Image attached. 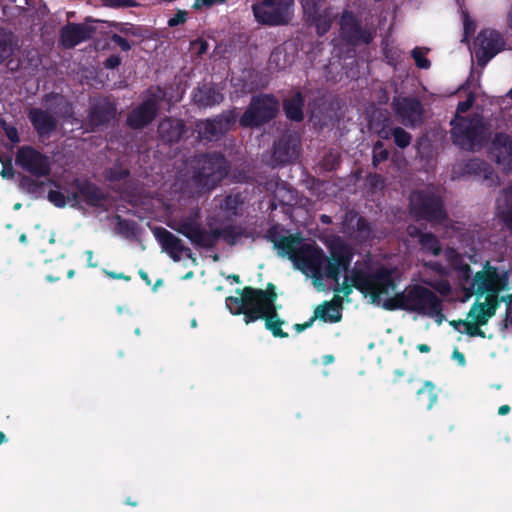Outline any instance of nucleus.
<instances>
[{
  "label": "nucleus",
  "instance_id": "obj_1",
  "mask_svg": "<svg viewBox=\"0 0 512 512\" xmlns=\"http://www.w3.org/2000/svg\"><path fill=\"white\" fill-rule=\"evenodd\" d=\"M239 295L228 296L226 306L233 315H243L245 324L253 323L259 319L265 321V328L269 330L274 337L287 338L289 335L282 330L284 320L279 317L276 286L268 283L265 290L245 286L243 289H237Z\"/></svg>",
  "mask_w": 512,
  "mask_h": 512
},
{
  "label": "nucleus",
  "instance_id": "obj_2",
  "mask_svg": "<svg viewBox=\"0 0 512 512\" xmlns=\"http://www.w3.org/2000/svg\"><path fill=\"white\" fill-rule=\"evenodd\" d=\"M330 256L316 244H301L295 263L311 272L315 279L325 276L339 284L341 272L350 269L354 253L344 241L337 239L329 245Z\"/></svg>",
  "mask_w": 512,
  "mask_h": 512
},
{
  "label": "nucleus",
  "instance_id": "obj_3",
  "mask_svg": "<svg viewBox=\"0 0 512 512\" xmlns=\"http://www.w3.org/2000/svg\"><path fill=\"white\" fill-rule=\"evenodd\" d=\"M179 234L185 236L196 247L212 250L221 239L227 245L234 246L242 237H246V229L242 225L227 224L223 227L206 230L200 222V211H192L175 221L170 226Z\"/></svg>",
  "mask_w": 512,
  "mask_h": 512
},
{
  "label": "nucleus",
  "instance_id": "obj_4",
  "mask_svg": "<svg viewBox=\"0 0 512 512\" xmlns=\"http://www.w3.org/2000/svg\"><path fill=\"white\" fill-rule=\"evenodd\" d=\"M384 308L390 311L416 312L436 318L438 323H441L444 317L442 300L431 289L419 284L408 286L404 291L396 293L385 301Z\"/></svg>",
  "mask_w": 512,
  "mask_h": 512
},
{
  "label": "nucleus",
  "instance_id": "obj_5",
  "mask_svg": "<svg viewBox=\"0 0 512 512\" xmlns=\"http://www.w3.org/2000/svg\"><path fill=\"white\" fill-rule=\"evenodd\" d=\"M230 162L221 152L196 154L190 161L191 181L198 192H211L228 176Z\"/></svg>",
  "mask_w": 512,
  "mask_h": 512
},
{
  "label": "nucleus",
  "instance_id": "obj_6",
  "mask_svg": "<svg viewBox=\"0 0 512 512\" xmlns=\"http://www.w3.org/2000/svg\"><path fill=\"white\" fill-rule=\"evenodd\" d=\"M452 143L462 150L475 152L488 143L490 124L483 115L472 113L466 116L454 115L450 121Z\"/></svg>",
  "mask_w": 512,
  "mask_h": 512
},
{
  "label": "nucleus",
  "instance_id": "obj_7",
  "mask_svg": "<svg viewBox=\"0 0 512 512\" xmlns=\"http://www.w3.org/2000/svg\"><path fill=\"white\" fill-rule=\"evenodd\" d=\"M350 280L357 290L369 295L372 302H379L382 295H388L396 288L392 271L384 266L377 268L374 272L353 269Z\"/></svg>",
  "mask_w": 512,
  "mask_h": 512
},
{
  "label": "nucleus",
  "instance_id": "obj_8",
  "mask_svg": "<svg viewBox=\"0 0 512 512\" xmlns=\"http://www.w3.org/2000/svg\"><path fill=\"white\" fill-rule=\"evenodd\" d=\"M410 214L417 220L443 224L448 219L442 197L431 190H417L410 195Z\"/></svg>",
  "mask_w": 512,
  "mask_h": 512
},
{
  "label": "nucleus",
  "instance_id": "obj_9",
  "mask_svg": "<svg viewBox=\"0 0 512 512\" xmlns=\"http://www.w3.org/2000/svg\"><path fill=\"white\" fill-rule=\"evenodd\" d=\"M295 0H261L253 3L251 10L255 21L263 26L288 25L294 17Z\"/></svg>",
  "mask_w": 512,
  "mask_h": 512
},
{
  "label": "nucleus",
  "instance_id": "obj_10",
  "mask_svg": "<svg viewBox=\"0 0 512 512\" xmlns=\"http://www.w3.org/2000/svg\"><path fill=\"white\" fill-rule=\"evenodd\" d=\"M339 37L342 42L351 47L370 45L376 37L373 24H363L362 20L351 10H343L339 21Z\"/></svg>",
  "mask_w": 512,
  "mask_h": 512
},
{
  "label": "nucleus",
  "instance_id": "obj_11",
  "mask_svg": "<svg viewBox=\"0 0 512 512\" xmlns=\"http://www.w3.org/2000/svg\"><path fill=\"white\" fill-rule=\"evenodd\" d=\"M279 111V102L272 94L253 96L245 112L239 118L242 128L260 127L273 120Z\"/></svg>",
  "mask_w": 512,
  "mask_h": 512
},
{
  "label": "nucleus",
  "instance_id": "obj_12",
  "mask_svg": "<svg viewBox=\"0 0 512 512\" xmlns=\"http://www.w3.org/2000/svg\"><path fill=\"white\" fill-rule=\"evenodd\" d=\"M507 285L508 273L504 270L500 271L487 261L483 269L475 273L472 283L467 289V295L483 296L487 292L500 293Z\"/></svg>",
  "mask_w": 512,
  "mask_h": 512
},
{
  "label": "nucleus",
  "instance_id": "obj_13",
  "mask_svg": "<svg viewBox=\"0 0 512 512\" xmlns=\"http://www.w3.org/2000/svg\"><path fill=\"white\" fill-rule=\"evenodd\" d=\"M237 118L236 109H232L223 111L212 119L200 120L196 123L198 137L208 142L218 141L235 127Z\"/></svg>",
  "mask_w": 512,
  "mask_h": 512
},
{
  "label": "nucleus",
  "instance_id": "obj_14",
  "mask_svg": "<svg viewBox=\"0 0 512 512\" xmlns=\"http://www.w3.org/2000/svg\"><path fill=\"white\" fill-rule=\"evenodd\" d=\"M474 53L479 66L484 67L505 49L506 41L496 29H482L474 40Z\"/></svg>",
  "mask_w": 512,
  "mask_h": 512
},
{
  "label": "nucleus",
  "instance_id": "obj_15",
  "mask_svg": "<svg viewBox=\"0 0 512 512\" xmlns=\"http://www.w3.org/2000/svg\"><path fill=\"white\" fill-rule=\"evenodd\" d=\"M70 186V201L73 208H79L81 202L92 208H102L108 199L107 194L89 179L74 178Z\"/></svg>",
  "mask_w": 512,
  "mask_h": 512
},
{
  "label": "nucleus",
  "instance_id": "obj_16",
  "mask_svg": "<svg viewBox=\"0 0 512 512\" xmlns=\"http://www.w3.org/2000/svg\"><path fill=\"white\" fill-rule=\"evenodd\" d=\"M301 151V138L296 132L286 131L274 141L271 161L273 166L293 163Z\"/></svg>",
  "mask_w": 512,
  "mask_h": 512
},
{
  "label": "nucleus",
  "instance_id": "obj_17",
  "mask_svg": "<svg viewBox=\"0 0 512 512\" xmlns=\"http://www.w3.org/2000/svg\"><path fill=\"white\" fill-rule=\"evenodd\" d=\"M15 162L23 170L36 177H46L51 172L49 157L32 146L20 147L16 153Z\"/></svg>",
  "mask_w": 512,
  "mask_h": 512
},
{
  "label": "nucleus",
  "instance_id": "obj_18",
  "mask_svg": "<svg viewBox=\"0 0 512 512\" xmlns=\"http://www.w3.org/2000/svg\"><path fill=\"white\" fill-rule=\"evenodd\" d=\"M391 107L405 126L416 127L424 121V108L416 97H394Z\"/></svg>",
  "mask_w": 512,
  "mask_h": 512
},
{
  "label": "nucleus",
  "instance_id": "obj_19",
  "mask_svg": "<svg viewBox=\"0 0 512 512\" xmlns=\"http://www.w3.org/2000/svg\"><path fill=\"white\" fill-rule=\"evenodd\" d=\"M96 27L86 23H67L60 29L59 42L66 49H72L93 38Z\"/></svg>",
  "mask_w": 512,
  "mask_h": 512
},
{
  "label": "nucleus",
  "instance_id": "obj_20",
  "mask_svg": "<svg viewBox=\"0 0 512 512\" xmlns=\"http://www.w3.org/2000/svg\"><path fill=\"white\" fill-rule=\"evenodd\" d=\"M154 235L163 251H165L174 262H179L183 253H187V256L191 257L192 253L190 248L186 247L183 241L169 230L158 227L155 229Z\"/></svg>",
  "mask_w": 512,
  "mask_h": 512
},
{
  "label": "nucleus",
  "instance_id": "obj_21",
  "mask_svg": "<svg viewBox=\"0 0 512 512\" xmlns=\"http://www.w3.org/2000/svg\"><path fill=\"white\" fill-rule=\"evenodd\" d=\"M27 116L39 138H48L57 130L58 120L48 110L33 107L29 109Z\"/></svg>",
  "mask_w": 512,
  "mask_h": 512
},
{
  "label": "nucleus",
  "instance_id": "obj_22",
  "mask_svg": "<svg viewBox=\"0 0 512 512\" xmlns=\"http://www.w3.org/2000/svg\"><path fill=\"white\" fill-rule=\"evenodd\" d=\"M343 225L360 243H365L372 239L373 228L371 223L354 209L348 210L345 213Z\"/></svg>",
  "mask_w": 512,
  "mask_h": 512
},
{
  "label": "nucleus",
  "instance_id": "obj_23",
  "mask_svg": "<svg viewBox=\"0 0 512 512\" xmlns=\"http://www.w3.org/2000/svg\"><path fill=\"white\" fill-rule=\"evenodd\" d=\"M117 106L107 98L92 104L88 111V123L93 128H100L116 118Z\"/></svg>",
  "mask_w": 512,
  "mask_h": 512
},
{
  "label": "nucleus",
  "instance_id": "obj_24",
  "mask_svg": "<svg viewBox=\"0 0 512 512\" xmlns=\"http://www.w3.org/2000/svg\"><path fill=\"white\" fill-rule=\"evenodd\" d=\"M192 101L199 108H211L224 101V94L217 84H198L192 92Z\"/></svg>",
  "mask_w": 512,
  "mask_h": 512
},
{
  "label": "nucleus",
  "instance_id": "obj_25",
  "mask_svg": "<svg viewBox=\"0 0 512 512\" xmlns=\"http://www.w3.org/2000/svg\"><path fill=\"white\" fill-rule=\"evenodd\" d=\"M491 153L495 162L507 172L512 171V137L504 132H497L491 142Z\"/></svg>",
  "mask_w": 512,
  "mask_h": 512
},
{
  "label": "nucleus",
  "instance_id": "obj_26",
  "mask_svg": "<svg viewBox=\"0 0 512 512\" xmlns=\"http://www.w3.org/2000/svg\"><path fill=\"white\" fill-rule=\"evenodd\" d=\"M157 114L155 104L150 100H143L129 112L126 123L131 129L140 130L151 124Z\"/></svg>",
  "mask_w": 512,
  "mask_h": 512
},
{
  "label": "nucleus",
  "instance_id": "obj_27",
  "mask_svg": "<svg viewBox=\"0 0 512 512\" xmlns=\"http://www.w3.org/2000/svg\"><path fill=\"white\" fill-rule=\"evenodd\" d=\"M157 132L164 143L175 144L186 134L187 127L181 119L166 117L160 121Z\"/></svg>",
  "mask_w": 512,
  "mask_h": 512
},
{
  "label": "nucleus",
  "instance_id": "obj_28",
  "mask_svg": "<svg viewBox=\"0 0 512 512\" xmlns=\"http://www.w3.org/2000/svg\"><path fill=\"white\" fill-rule=\"evenodd\" d=\"M305 99L300 91L295 92L283 101V111L286 117L295 122L304 119Z\"/></svg>",
  "mask_w": 512,
  "mask_h": 512
},
{
  "label": "nucleus",
  "instance_id": "obj_29",
  "mask_svg": "<svg viewBox=\"0 0 512 512\" xmlns=\"http://www.w3.org/2000/svg\"><path fill=\"white\" fill-rule=\"evenodd\" d=\"M244 202L245 197L242 192H231L221 200L219 208L229 219H232L241 215Z\"/></svg>",
  "mask_w": 512,
  "mask_h": 512
},
{
  "label": "nucleus",
  "instance_id": "obj_30",
  "mask_svg": "<svg viewBox=\"0 0 512 512\" xmlns=\"http://www.w3.org/2000/svg\"><path fill=\"white\" fill-rule=\"evenodd\" d=\"M307 25L310 27H314L316 30V34L319 37L324 36L332 27L333 17L331 13V9L326 7L322 12L314 15L313 17L305 20Z\"/></svg>",
  "mask_w": 512,
  "mask_h": 512
},
{
  "label": "nucleus",
  "instance_id": "obj_31",
  "mask_svg": "<svg viewBox=\"0 0 512 512\" xmlns=\"http://www.w3.org/2000/svg\"><path fill=\"white\" fill-rule=\"evenodd\" d=\"M300 242L301 239L299 237L290 235L280 237L278 241H274V245L278 248L281 255H287L295 262L299 247L301 246Z\"/></svg>",
  "mask_w": 512,
  "mask_h": 512
},
{
  "label": "nucleus",
  "instance_id": "obj_32",
  "mask_svg": "<svg viewBox=\"0 0 512 512\" xmlns=\"http://www.w3.org/2000/svg\"><path fill=\"white\" fill-rule=\"evenodd\" d=\"M315 319H320L323 322L337 323L341 320L342 315L338 311L337 306L330 301H324L317 306L314 312Z\"/></svg>",
  "mask_w": 512,
  "mask_h": 512
},
{
  "label": "nucleus",
  "instance_id": "obj_33",
  "mask_svg": "<svg viewBox=\"0 0 512 512\" xmlns=\"http://www.w3.org/2000/svg\"><path fill=\"white\" fill-rule=\"evenodd\" d=\"M503 203L498 205V216L512 230V185L503 189Z\"/></svg>",
  "mask_w": 512,
  "mask_h": 512
},
{
  "label": "nucleus",
  "instance_id": "obj_34",
  "mask_svg": "<svg viewBox=\"0 0 512 512\" xmlns=\"http://www.w3.org/2000/svg\"><path fill=\"white\" fill-rule=\"evenodd\" d=\"M465 171L468 174L483 176L485 180L492 179L494 175L492 167L487 162L479 158L468 160L465 164Z\"/></svg>",
  "mask_w": 512,
  "mask_h": 512
},
{
  "label": "nucleus",
  "instance_id": "obj_35",
  "mask_svg": "<svg viewBox=\"0 0 512 512\" xmlns=\"http://www.w3.org/2000/svg\"><path fill=\"white\" fill-rule=\"evenodd\" d=\"M416 398L421 405L425 406L427 409H431L437 401L435 385L431 381H426L423 386L418 389Z\"/></svg>",
  "mask_w": 512,
  "mask_h": 512
},
{
  "label": "nucleus",
  "instance_id": "obj_36",
  "mask_svg": "<svg viewBox=\"0 0 512 512\" xmlns=\"http://www.w3.org/2000/svg\"><path fill=\"white\" fill-rule=\"evenodd\" d=\"M495 306H486L485 303H475L469 312V316H472L478 325H486L488 320L493 317L496 313Z\"/></svg>",
  "mask_w": 512,
  "mask_h": 512
},
{
  "label": "nucleus",
  "instance_id": "obj_37",
  "mask_svg": "<svg viewBox=\"0 0 512 512\" xmlns=\"http://www.w3.org/2000/svg\"><path fill=\"white\" fill-rule=\"evenodd\" d=\"M419 244L425 253H429L433 256H439L442 252V246L439 239L431 232H426L425 235H422V239H420Z\"/></svg>",
  "mask_w": 512,
  "mask_h": 512
},
{
  "label": "nucleus",
  "instance_id": "obj_38",
  "mask_svg": "<svg viewBox=\"0 0 512 512\" xmlns=\"http://www.w3.org/2000/svg\"><path fill=\"white\" fill-rule=\"evenodd\" d=\"M72 188L69 185L68 188H65L64 192L58 190H50L48 192L47 198L48 200L56 207L63 208L67 204L71 206L70 195Z\"/></svg>",
  "mask_w": 512,
  "mask_h": 512
},
{
  "label": "nucleus",
  "instance_id": "obj_39",
  "mask_svg": "<svg viewBox=\"0 0 512 512\" xmlns=\"http://www.w3.org/2000/svg\"><path fill=\"white\" fill-rule=\"evenodd\" d=\"M12 53V33L0 28V63L7 60Z\"/></svg>",
  "mask_w": 512,
  "mask_h": 512
},
{
  "label": "nucleus",
  "instance_id": "obj_40",
  "mask_svg": "<svg viewBox=\"0 0 512 512\" xmlns=\"http://www.w3.org/2000/svg\"><path fill=\"white\" fill-rule=\"evenodd\" d=\"M287 53L284 48L278 46L273 49L269 57V63L278 70L285 69L290 62L286 59Z\"/></svg>",
  "mask_w": 512,
  "mask_h": 512
},
{
  "label": "nucleus",
  "instance_id": "obj_41",
  "mask_svg": "<svg viewBox=\"0 0 512 512\" xmlns=\"http://www.w3.org/2000/svg\"><path fill=\"white\" fill-rule=\"evenodd\" d=\"M391 133L397 147L405 149L411 144L412 135L402 127L392 128Z\"/></svg>",
  "mask_w": 512,
  "mask_h": 512
},
{
  "label": "nucleus",
  "instance_id": "obj_42",
  "mask_svg": "<svg viewBox=\"0 0 512 512\" xmlns=\"http://www.w3.org/2000/svg\"><path fill=\"white\" fill-rule=\"evenodd\" d=\"M113 27L122 35L141 38L143 36L142 28L131 23L117 22Z\"/></svg>",
  "mask_w": 512,
  "mask_h": 512
},
{
  "label": "nucleus",
  "instance_id": "obj_43",
  "mask_svg": "<svg viewBox=\"0 0 512 512\" xmlns=\"http://www.w3.org/2000/svg\"><path fill=\"white\" fill-rule=\"evenodd\" d=\"M305 20L323 11L321 0H301Z\"/></svg>",
  "mask_w": 512,
  "mask_h": 512
},
{
  "label": "nucleus",
  "instance_id": "obj_44",
  "mask_svg": "<svg viewBox=\"0 0 512 512\" xmlns=\"http://www.w3.org/2000/svg\"><path fill=\"white\" fill-rule=\"evenodd\" d=\"M130 176L128 169L121 166H114L106 170L105 177L109 182H120Z\"/></svg>",
  "mask_w": 512,
  "mask_h": 512
},
{
  "label": "nucleus",
  "instance_id": "obj_45",
  "mask_svg": "<svg viewBox=\"0 0 512 512\" xmlns=\"http://www.w3.org/2000/svg\"><path fill=\"white\" fill-rule=\"evenodd\" d=\"M148 93V96L144 100L152 101L155 104L156 110L159 111L160 103L163 102L167 97L165 89H163L161 86H157L155 88L149 89Z\"/></svg>",
  "mask_w": 512,
  "mask_h": 512
},
{
  "label": "nucleus",
  "instance_id": "obj_46",
  "mask_svg": "<svg viewBox=\"0 0 512 512\" xmlns=\"http://www.w3.org/2000/svg\"><path fill=\"white\" fill-rule=\"evenodd\" d=\"M389 157V151L384 148V143L382 141H377L374 144L373 148V158L372 164L373 166H377L379 163L387 160Z\"/></svg>",
  "mask_w": 512,
  "mask_h": 512
},
{
  "label": "nucleus",
  "instance_id": "obj_47",
  "mask_svg": "<svg viewBox=\"0 0 512 512\" xmlns=\"http://www.w3.org/2000/svg\"><path fill=\"white\" fill-rule=\"evenodd\" d=\"M454 269L458 278L461 281L468 282L472 277V269L469 264L463 262L461 259L454 263Z\"/></svg>",
  "mask_w": 512,
  "mask_h": 512
},
{
  "label": "nucleus",
  "instance_id": "obj_48",
  "mask_svg": "<svg viewBox=\"0 0 512 512\" xmlns=\"http://www.w3.org/2000/svg\"><path fill=\"white\" fill-rule=\"evenodd\" d=\"M102 5L111 9L133 8L139 6L137 0H101Z\"/></svg>",
  "mask_w": 512,
  "mask_h": 512
},
{
  "label": "nucleus",
  "instance_id": "obj_49",
  "mask_svg": "<svg viewBox=\"0 0 512 512\" xmlns=\"http://www.w3.org/2000/svg\"><path fill=\"white\" fill-rule=\"evenodd\" d=\"M411 56L415 61V64L420 69H429L431 66V62L429 59H427L424 55V52L421 48L415 47L412 52Z\"/></svg>",
  "mask_w": 512,
  "mask_h": 512
},
{
  "label": "nucleus",
  "instance_id": "obj_50",
  "mask_svg": "<svg viewBox=\"0 0 512 512\" xmlns=\"http://www.w3.org/2000/svg\"><path fill=\"white\" fill-rule=\"evenodd\" d=\"M20 185L26 192L33 194L40 190L42 183L29 176H23Z\"/></svg>",
  "mask_w": 512,
  "mask_h": 512
},
{
  "label": "nucleus",
  "instance_id": "obj_51",
  "mask_svg": "<svg viewBox=\"0 0 512 512\" xmlns=\"http://www.w3.org/2000/svg\"><path fill=\"white\" fill-rule=\"evenodd\" d=\"M476 101V96L474 93L470 92L467 95V98L464 101H460L457 105L455 115H461V113H465L472 108Z\"/></svg>",
  "mask_w": 512,
  "mask_h": 512
},
{
  "label": "nucleus",
  "instance_id": "obj_52",
  "mask_svg": "<svg viewBox=\"0 0 512 512\" xmlns=\"http://www.w3.org/2000/svg\"><path fill=\"white\" fill-rule=\"evenodd\" d=\"M340 162V156L333 154L332 152L326 154L323 158V166L328 171L336 170L340 165Z\"/></svg>",
  "mask_w": 512,
  "mask_h": 512
},
{
  "label": "nucleus",
  "instance_id": "obj_53",
  "mask_svg": "<svg viewBox=\"0 0 512 512\" xmlns=\"http://www.w3.org/2000/svg\"><path fill=\"white\" fill-rule=\"evenodd\" d=\"M474 321H476L474 319ZM482 325H478V322H468L465 323V333L469 335L470 337H481L485 338V332L480 328Z\"/></svg>",
  "mask_w": 512,
  "mask_h": 512
},
{
  "label": "nucleus",
  "instance_id": "obj_54",
  "mask_svg": "<svg viewBox=\"0 0 512 512\" xmlns=\"http://www.w3.org/2000/svg\"><path fill=\"white\" fill-rule=\"evenodd\" d=\"M52 100H57L58 105H63L66 108V112L71 110V105L66 101L65 97L58 93L50 92L48 94H45L43 97V101L45 103H49Z\"/></svg>",
  "mask_w": 512,
  "mask_h": 512
},
{
  "label": "nucleus",
  "instance_id": "obj_55",
  "mask_svg": "<svg viewBox=\"0 0 512 512\" xmlns=\"http://www.w3.org/2000/svg\"><path fill=\"white\" fill-rule=\"evenodd\" d=\"M110 41L115 43L123 52H128L131 50L132 46L129 41L117 33H112L110 36Z\"/></svg>",
  "mask_w": 512,
  "mask_h": 512
},
{
  "label": "nucleus",
  "instance_id": "obj_56",
  "mask_svg": "<svg viewBox=\"0 0 512 512\" xmlns=\"http://www.w3.org/2000/svg\"><path fill=\"white\" fill-rule=\"evenodd\" d=\"M188 13L185 10H178L177 13L168 20L169 27H176L184 24L187 20Z\"/></svg>",
  "mask_w": 512,
  "mask_h": 512
},
{
  "label": "nucleus",
  "instance_id": "obj_57",
  "mask_svg": "<svg viewBox=\"0 0 512 512\" xmlns=\"http://www.w3.org/2000/svg\"><path fill=\"white\" fill-rule=\"evenodd\" d=\"M4 131H5V135L6 137L14 144L16 143H19L20 142V137H19V133H18V130L15 126H12V125H6L4 126Z\"/></svg>",
  "mask_w": 512,
  "mask_h": 512
},
{
  "label": "nucleus",
  "instance_id": "obj_58",
  "mask_svg": "<svg viewBox=\"0 0 512 512\" xmlns=\"http://www.w3.org/2000/svg\"><path fill=\"white\" fill-rule=\"evenodd\" d=\"M122 59L117 54L110 55L103 63L106 69H116L121 65Z\"/></svg>",
  "mask_w": 512,
  "mask_h": 512
},
{
  "label": "nucleus",
  "instance_id": "obj_59",
  "mask_svg": "<svg viewBox=\"0 0 512 512\" xmlns=\"http://www.w3.org/2000/svg\"><path fill=\"white\" fill-rule=\"evenodd\" d=\"M484 295H486V301L484 302L486 306L491 307L494 305L497 309L500 302L499 293L487 292ZM501 300H504V297H502Z\"/></svg>",
  "mask_w": 512,
  "mask_h": 512
},
{
  "label": "nucleus",
  "instance_id": "obj_60",
  "mask_svg": "<svg viewBox=\"0 0 512 512\" xmlns=\"http://www.w3.org/2000/svg\"><path fill=\"white\" fill-rule=\"evenodd\" d=\"M336 284L335 291L336 292H343L344 296H349L352 293V287H354L353 283H348V278H345L344 283L342 286H340V283Z\"/></svg>",
  "mask_w": 512,
  "mask_h": 512
},
{
  "label": "nucleus",
  "instance_id": "obj_61",
  "mask_svg": "<svg viewBox=\"0 0 512 512\" xmlns=\"http://www.w3.org/2000/svg\"><path fill=\"white\" fill-rule=\"evenodd\" d=\"M426 232H423L421 228L416 225H409L407 227V234L412 238H417L418 242L422 239V235H425Z\"/></svg>",
  "mask_w": 512,
  "mask_h": 512
},
{
  "label": "nucleus",
  "instance_id": "obj_62",
  "mask_svg": "<svg viewBox=\"0 0 512 512\" xmlns=\"http://www.w3.org/2000/svg\"><path fill=\"white\" fill-rule=\"evenodd\" d=\"M213 6V0H195L193 9L201 10L203 7L210 8Z\"/></svg>",
  "mask_w": 512,
  "mask_h": 512
},
{
  "label": "nucleus",
  "instance_id": "obj_63",
  "mask_svg": "<svg viewBox=\"0 0 512 512\" xmlns=\"http://www.w3.org/2000/svg\"><path fill=\"white\" fill-rule=\"evenodd\" d=\"M315 321V317H311L308 321L304 322V323H297L294 325V329L300 333L304 330H306L307 328L311 327L313 322Z\"/></svg>",
  "mask_w": 512,
  "mask_h": 512
},
{
  "label": "nucleus",
  "instance_id": "obj_64",
  "mask_svg": "<svg viewBox=\"0 0 512 512\" xmlns=\"http://www.w3.org/2000/svg\"><path fill=\"white\" fill-rule=\"evenodd\" d=\"M1 176L3 178H10V177H13L14 175V169L12 167L11 164H8V165H4L2 170H1Z\"/></svg>",
  "mask_w": 512,
  "mask_h": 512
}]
</instances>
